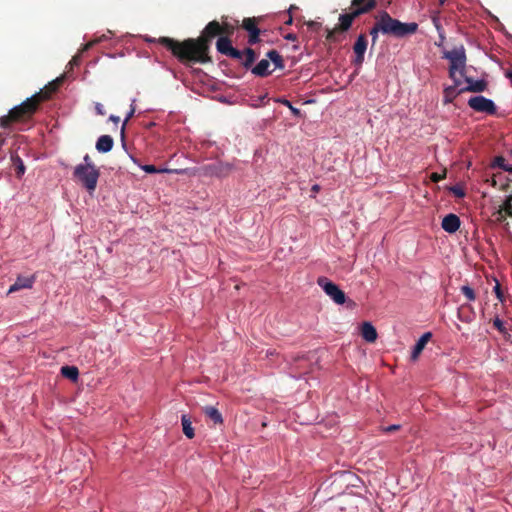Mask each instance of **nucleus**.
Listing matches in <instances>:
<instances>
[{
    "label": "nucleus",
    "instance_id": "1",
    "mask_svg": "<svg viewBox=\"0 0 512 512\" xmlns=\"http://www.w3.org/2000/svg\"><path fill=\"white\" fill-rule=\"evenodd\" d=\"M219 35H223V28L218 21L213 20L206 25L198 38L177 41L170 37H160L158 43L168 49L179 62L185 65L205 64L211 62L209 56L211 40Z\"/></svg>",
    "mask_w": 512,
    "mask_h": 512
},
{
    "label": "nucleus",
    "instance_id": "2",
    "mask_svg": "<svg viewBox=\"0 0 512 512\" xmlns=\"http://www.w3.org/2000/svg\"><path fill=\"white\" fill-rule=\"evenodd\" d=\"M47 95L43 93H36L30 98H27L20 105L12 108L8 115L0 117V127L8 128L13 122H20L29 120L38 110L42 101H45Z\"/></svg>",
    "mask_w": 512,
    "mask_h": 512
},
{
    "label": "nucleus",
    "instance_id": "3",
    "mask_svg": "<svg viewBox=\"0 0 512 512\" xmlns=\"http://www.w3.org/2000/svg\"><path fill=\"white\" fill-rule=\"evenodd\" d=\"M376 19H378L380 23L382 34L392 35L397 38L414 34L418 29L417 23H403L398 19L392 18L387 11H382L378 16H376Z\"/></svg>",
    "mask_w": 512,
    "mask_h": 512
},
{
    "label": "nucleus",
    "instance_id": "4",
    "mask_svg": "<svg viewBox=\"0 0 512 512\" xmlns=\"http://www.w3.org/2000/svg\"><path fill=\"white\" fill-rule=\"evenodd\" d=\"M73 177L88 192H93L97 187L100 171L95 165H77Z\"/></svg>",
    "mask_w": 512,
    "mask_h": 512
},
{
    "label": "nucleus",
    "instance_id": "5",
    "mask_svg": "<svg viewBox=\"0 0 512 512\" xmlns=\"http://www.w3.org/2000/svg\"><path fill=\"white\" fill-rule=\"evenodd\" d=\"M444 58L450 61L449 76L456 83L460 85L461 81L456 77L458 71L462 76L466 66V52L463 46L454 48L444 53Z\"/></svg>",
    "mask_w": 512,
    "mask_h": 512
},
{
    "label": "nucleus",
    "instance_id": "6",
    "mask_svg": "<svg viewBox=\"0 0 512 512\" xmlns=\"http://www.w3.org/2000/svg\"><path fill=\"white\" fill-rule=\"evenodd\" d=\"M221 26L223 28L224 36L221 35V37H219V39L216 42L217 51L232 59L241 60L242 52L232 46L231 40L229 38L234 32V27L227 23H224Z\"/></svg>",
    "mask_w": 512,
    "mask_h": 512
},
{
    "label": "nucleus",
    "instance_id": "7",
    "mask_svg": "<svg viewBox=\"0 0 512 512\" xmlns=\"http://www.w3.org/2000/svg\"><path fill=\"white\" fill-rule=\"evenodd\" d=\"M317 284L324 290V292L337 304H344L346 301L345 293L327 277H319Z\"/></svg>",
    "mask_w": 512,
    "mask_h": 512
},
{
    "label": "nucleus",
    "instance_id": "8",
    "mask_svg": "<svg viewBox=\"0 0 512 512\" xmlns=\"http://www.w3.org/2000/svg\"><path fill=\"white\" fill-rule=\"evenodd\" d=\"M468 105L474 111L486 113L488 115H494L497 111L495 103L484 96L471 97L468 100Z\"/></svg>",
    "mask_w": 512,
    "mask_h": 512
},
{
    "label": "nucleus",
    "instance_id": "9",
    "mask_svg": "<svg viewBox=\"0 0 512 512\" xmlns=\"http://www.w3.org/2000/svg\"><path fill=\"white\" fill-rule=\"evenodd\" d=\"M368 46V40L365 34H360L354 45H353V52L355 54V59L353 60V63L357 66H361L364 62V56L365 52L367 50Z\"/></svg>",
    "mask_w": 512,
    "mask_h": 512
},
{
    "label": "nucleus",
    "instance_id": "10",
    "mask_svg": "<svg viewBox=\"0 0 512 512\" xmlns=\"http://www.w3.org/2000/svg\"><path fill=\"white\" fill-rule=\"evenodd\" d=\"M201 170L206 176L224 177L232 170V165L229 163H214L202 167Z\"/></svg>",
    "mask_w": 512,
    "mask_h": 512
},
{
    "label": "nucleus",
    "instance_id": "11",
    "mask_svg": "<svg viewBox=\"0 0 512 512\" xmlns=\"http://www.w3.org/2000/svg\"><path fill=\"white\" fill-rule=\"evenodd\" d=\"M242 27L248 31V43L254 45L260 41V29L257 27L256 18H244L242 21Z\"/></svg>",
    "mask_w": 512,
    "mask_h": 512
},
{
    "label": "nucleus",
    "instance_id": "12",
    "mask_svg": "<svg viewBox=\"0 0 512 512\" xmlns=\"http://www.w3.org/2000/svg\"><path fill=\"white\" fill-rule=\"evenodd\" d=\"M36 277L34 275L25 277V276H18L16 281L10 286L8 289V294L17 292L22 289H30L33 287V284L35 283Z\"/></svg>",
    "mask_w": 512,
    "mask_h": 512
},
{
    "label": "nucleus",
    "instance_id": "13",
    "mask_svg": "<svg viewBox=\"0 0 512 512\" xmlns=\"http://www.w3.org/2000/svg\"><path fill=\"white\" fill-rule=\"evenodd\" d=\"M377 7V0H352L351 8L361 16Z\"/></svg>",
    "mask_w": 512,
    "mask_h": 512
},
{
    "label": "nucleus",
    "instance_id": "14",
    "mask_svg": "<svg viewBox=\"0 0 512 512\" xmlns=\"http://www.w3.org/2000/svg\"><path fill=\"white\" fill-rule=\"evenodd\" d=\"M359 16L360 15L354 9H352L349 13L340 14L337 29H339L341 32L348 31L351 28L353 21Z\"/></svg>",
    "mask_w": 512,
    "mask_h": 512
},
{
    "label": "nucleus",
    "instance_id": "15",
    "mask_svg": "<svg viewBox=\"0 0 512 512\" xmlns=\"http://www.w3.org/2000/svg\"><path fill=\"white\" fill-rule=\"evenodd\" d=\"M460 218L453 213L446 215L442 220V229L450 234L455 233L460 227Z\"/></svg>",
    "mask_w": 512,
    "mask_h": 512
},
{
    "label": "nucleus",
    "instance_id": "16",
    "mask_svg": "<svg viewBox=\"0 0 512 512\" xmlns=\"http://www.w3.org/2000/svg\"><path fill=\"white\" fill-rule=\"evenodd\" d=\"M431 337H432V333L426 332L418 339V341L416 342L415 346L413 347V350L411 353V359L413 361H416L418 359V357L424 350L425 346L430 341Z\"/></svg>",
    "mask_w": 512,
    "mask_h": 512
},
{
    "label": "nucleus",
    "instance_id": "17",
    "mask_svg": "<svg viewBox=\"0 0 512 512\" xmlns=\"http://www.w3.org/2000/svg\"><path fill=\"white\" fill-rule=\"evenodd\" d=\"M361 336L365 341L373 343L376 341L378 334L370 322H364L361 326Z\"/></svg>",
    "mask_w": 512,
    "mask_h": 512
},
{
    "label": "nucleus",
    "instance_id": "18",
    "mask_svg": "<svg viewBox=\"0 0 512 512\" xmlns=\"http://www.w3.org/2000/svg\"><path fill=\"white\" fill-rule=\"evenodd\" d=\"M114 140L110 135H102L97 139L96 149L100 153H107L112 150Z\"/></svg>",
    "mask_w": 512,
    "mask_h": 512
},
{
    "label": "nucleus",
    "instance_id": "19",
    "mask_svg": "<svg viewBox=\"0 0 512 512\" xmlns=\"http://www.w3.org/2000/svg\"><path fill=\"white\" fill-rule=\"evenodd\" d=\"M466 82L469 85L466 88L461 89L460 92H464V91L483 92L487 88V83L484 80L474 81L473 79L466 77Z\"/></svg>",
    "mask_w": 512,
    "mask_h": 512
},
{
    "label": "nucleus",
    "instance_id": "20",
    "mask_svg": "<svg viewBox=\"0 0 512 512\" xmlns=\"http://www.w3.org/2000/svg\"><path fill=\"white\" fill-rule=\"evenodd\" d=\"M270 62L268 59L260 60L255 67L252 68V73L259 77H266L271 74L269 71Z\"/></svg>",
    "mask_w": 512,
    "mask_h": 512
},
{
    "label": "nucleus",
    "instance_id": "21",
    "mask_svg": "<svg viewBox=\"0 0 512 512\" xmlns=\"http://www.w3.org/2000/svg\"><path fill=\"white\" fill-rule=\"evenodd\" d=\"M203 412L214 424H222L223 418L219 410L212 406H206L203 408Z\"/></svg>",
    "mask_w": 512,
    "mask_h": 512
},
{
    "label": "nucleus",
    "instance_id": "22",
    "mask_svg": "<svg viewBox=\"0 0 512 512\" xmlns=\"http://www.w3.org/2000/svg\"><path fill=\"white\" fill-rule=\"evenodd\" d=\"M61 374L63 377L76 382L79 377V370L76 366H63L61 368Z\"/></svg>",
    "mask_w": 512,
    "mask_h": 512
},
{
    "label": "nucleus",
    "instance_id": "23",
    "mask_svg": "<svg viewBox=\"0 0 512 512\" xmlns=\"http://www.w3.org/2000/svg\"><path fill=\"white\" fill-rule=\"evenodd\" d=\"M181 424H182V429H183V433L185 434V436L189 439H192L195 436V433H194V429L192 427V422L187 415H185V414L182 415Z\"/></svg>",
    "mask_w": 512,
    "mask_h": 512
},
{
    "label": "nucleus",
    "instance_id": "24",
    "mask_svg": "<svg viewBox=\"0 0 512 512\" xmlns=\"http://www.w3.org/2000/svg\"><path fill=\"white\" fill-rule=\"evenodd\" d=\"M242 52V57L245 56L244 61L242 62V65L248 69L252 66V64L255 62L257 55L255 51L252 48H245Z\"/></svg>",
    "mask_w": 512,
    "mask_h": 512
},
{
    "label": "nucleus",
    "instance_id": "25",
    "mask_svg": "<svg viewBox=\"0 0 512 512\" xmlns=\"http://www.w3.org/2000/svg\"><path fill=\"white\" fill-rule=\"evenodd\" d=\"M266 56L275 65L276 68H284V59L276 50H270Z\"/></svg>",
    "mask_w": 512,
    "mask_h": 512
},
{
    "label": "nucleus",
    "instance_id": "26",
    "mask_svg": "<svg viewBox=\"0 0 512 512\" xmlns=\"http://www.w3.org/2000/svg\"><path fill=\"white\" fill-rule=\"evenodd\" d=\"M458 86L459 85H456V83L454 82L453 86H449L444 89V102L445 103L453 102V100L457 97V95L459 93H461L460 90L457 91Z\"/></svg>",
    "mask_w": 512,
    "mask_h": 512
},
{
    "label": "nucleus",
    "instance_id": "27",
    "mask_svg": "<svg viewBox=\"0 0 512 512\" xmlns=\"http://www.w3.org/2000/svg\"><path fill=\"white\" fill-rule=\"evenodd\" d=\"M62 82V78H58L52 82H50L47 86H45V88L43 90H41L39 93H43V95H47V97L45 98V100L49 99L51 94H53L54 92L57 91V89L59 88L60 84Z\"/></svg>",
    "mask_w": 512,
    "mask_h": 512
},
{
    "label": "nucleus",
    "instance_id": "28",
    "mask_svg": "<svg viewBox=\"0 0 512 512\" xmlns=\"http://www.w3.org/2000/svg\"><path fill=\"white\" fill-rule=\"evenodd\" d=\"M142 169L146 172V173H177V174H181L183 173V170H171V169H166V168H163V169H158L156 168L154 165H143L142 166Z\"/></svg>",
    "mask_w": 512,
    "mask_h": 512
},
{
    "label": "nucleus",
    "instance_id": "29",
    "mask_svg": "<svg viewBox=\"0 0 512 512\" xmlns=\"http://www.w3.org/2000/svg\"><path fill=\"white\" fill-rule=\"evenodd\" d=\"M379 33H382V29H380V23L378 19H376L375 24L370 29L369 34L371 36L372 46H375L378 41Z\"/></svg>",
    "mask_w": 512,
    "mask_h": 512
},
{
    "label": "nucleus",
    "instance_id": "30",
    "mask_svg": "<svg viewBox=\"0 0 512 512\" xmlns=\"http://www.w3.org/2000/svg\"><path fill=\"white\" fill-rule=\"evenodd\" d=\"M505 162H506V160H505L504 157L497 156L494 159L493 166L499 167V168H501V169H503L505 171H508V172H512V164L508 165Z\"/></svg>",
    "mask_w": 512,
    "mask_h": 512
},
{
    "label": "nucleus",
    "instance_id": "31",
    "mask_svg": "<svg viewBox=\"0 0 512 512\" xmlns=\"http://www.w3.org/2000/svg\"><path fill=\"white\" fill-rule=\"evenodd\" d=\"M338 32H341L339 29H337V26L333 29L326 28V41L330 43H336L338 42V39L336 37V34Z\"/></svg>",
    "mask_w": 512,
    "mask_h": 512
},
{
    "label": "nucleus",
    "instance_id": "32",
    "mask_svg": "<svg viewBox=\"0 0 512 512\" xmlns=\"http://www.w3.org/2000/svg\"><path fill=\"white\" fill-rule=\"evenodd\" d=\"M461 292L469 301H474L476 299L475 291L468 285H463L461 287Z\"/></svg>",
    "mask_w": 512,
    "mask_h": 512
},
{
    "label": "nucleus",
    "instance_id": "33",
    "mask_svg": "<svg viewBox=\"0 0 512 512\" xmlns=\"http://www.w3.org/2000/svg\"><path fill=\"white\" fill-rule=\"evenodd\" d=\"M12 160H13L14 164L16 165L17 175L20 177L25 172V166L23 164V161L18 155H16L15 157H12Z\"/></svg>",
    "mask_w": 512,
    "mask_h": 512
},
{
    "label": "nucleus",
    "instance_id": "34",
    "mask_svg": "<svg viewBox=\"0 0 512 512\" xmlns=\"http://www.w3.org/2000/svg\"><path fill=\"white\" fill-rule=\"evenodd\" d=\"M278 102L287 106L294 116L298 117L301 115L300 109L294 107L289 100L283 98V99H279Z\"/></svg>",
    "mask_w": 512,
    "mask_h": 512
},
{
    "label": "nucleus",
    "instance_id": "35",
    "mask_svg": "<svg viewBox=\"0 0 512 512\" xmlns=\"http://www.w3.org/2000/svg\"><path fill=\"white\" fill-rule=\"evenodd\" d=\"M502 209L504 210V212L512 218V196H510L504 203H503V206H502Z\"/></svg>",
    "mask_w": 512,
    "mask_h": 512
},
{
    "label": "nucleus",
    "instance_id": "36",
    "mask_svg": "<svg viewBox=\"0 0 512 512\" xmlns=\"http://www.w3.org/2000/svg\"><path fill=\"white\" fill-rule=\"evenodd\" d=\"M134 113H135V107L131 106V109L128 112V114H127V116H126V118L124 120V123L122 125V128H121L122 137H124L125 126H126L127 122L133 117Z\"/></svg>",
    "mask_w": 512,
    "mask_h": 512
},
{
    "label": "nucleus",
    "instance_id": "37",
    "mask_svg": "<svg viewBox=\"0 0 512 512\" xmlns=\"http://www.w3.org/2000/svg\"><path fill=\"white\" fill-rule=\"evenodd\" d=\"M446 177V171H443V173H432L431 176H430V179L437 183L441 180H443L444 178Z\"/></svg>",
    "mask_w": 512,
    "mask_h": 512
},
{
    "label": "nucleus",
    "instance_id": "38",
    "mask_svg": "<svg viewBox=\"0 0 512 512\" xmlns=\"http://www.w3.org/2000/svg\"><path fill=\"white\" fill-rule=\"evenodd\" d=\"M493 326L500 332L504 331V323L499 317L493 320Z\"/></svg>",
    "mask_w": 512,
    "mask_h": 512
},
{
    "label": "nucleus",
    "instance_id": "39",
    "mask_svg": "<svg viewBox=\"0 0 512 512\" xmlns=\"http://www.w3.org/2000/svg\"><path fill=\"white\" fill-rule=\"evenodd\" d=\"M433 23H434V25H435V27H436L437 31L439 32V35H440L441 39H444V35H443V28H442V26H441V24H440V22H439L438 18L434 17V18H433Z\"/></svg>",
    "mask_w": 512,
    "mask_h": 512
},
{
    "label": "nucleus",
    "instance_id": "40",
    "mask_svg": "<svg viewBox=\"0 0 512 512\" xmlns=\"http://www.w3.org/2000/svg\"><path fill=\"white\" fill-rule=\"evenodd\" d=\"M451 191L453 192V194L456 196V197H464L465 193L463 191V189L461 187H458V186H454Z\"/></svg>",
    "mask_w": 512,
    "mask_h": 512
},
{
    "label": "nucleus",
    "instance_id": "41",
    "mask_svg": "<svg viewBox=\"0 0 512 512\" xmlns=\"http://www.w3.org/2000/svg\"><path fill=\"white\" fill-rule=\"evenodd\" d=\"M399 429H400V425L393 424V425L384 427L383 431L386 432V433H391V432H395V431H397Z\"/></svg>",
    "mask_w": 512,
    "mask_h": 512
},
{
    "label": "nucleus",
    "instance_id": "42",
    "mask_svg": "<svg viewBox=\"0 0 512 512\" xmlns=\"http://www.w3.org/2000/svg\"><path fill=\"white\" fill-rule=\"evenodd\" d=\"M95 110H96V113L101 116H104L106 113L104 110V107L101 103H96Z\"/></svg>",
    "mask_w": 512,
    "mask_h": 512
},
{
    "label": "nucleus",
    "instance_id": "43",
    "mask_svg": "<svg viewBox=\"0 0 512 512\" xmlns=\"http://www.w3.org/2000/svg\"><path fill=\"white\" fill-rule=\"evenodd\" d=\"M79 64H80V56H79V55L74 56V57L70 60V62H69V65H70V66H72V67H73V66H77V65H79Z\"/></svg>",
    "mask_w": 512,
    "mask_h": 512
},
{
    "label": "nucleus",
    "instance_id": "44",
    "mask_svg": "<svg viewBox=\"0 0 512 512\" xmlns=\"http://www.w3.org/2000/svg\"><path fill=\"white\" fill-rule=\"evenodd\" d=\"M494 291H495V293H496L497 298H498L500 301H502L503 294H502V292H501V289H500V285H499V284H497V285L494 287Z\"/></svg>",
    "mask_w": 512,
    "mask_h": 512
},
{
    "label": "nucleus",
    "instance_id": "45",
    "mask_svg": "<svg viewBox=\"0 0 512 512\" xmlns=\"http://www.w3.org/2000/svg\"><path fill=\"white\" fill-rule=\"evenodd\" d=\"M83 161L84 163L82 165H95L93 162H92V159L91 157L86 154L84 157H83Z\"/></svg>",
    "mask_w": 512,
    "mask_h": 512
},
{
    "label": "nucleus",
    "instance_id": "46",
    "mask_svg": "<svg viewBox=\"0 0 512 512\" xmlns=\"http://www.w3.org/2000/svg\"><path fill=\"white\" fill-rule=\"evenodd\" d=\"M307 25H308L310 28H312V29H318V28L321 26V24H320L319 22H315V21H309V22L307 23Z\"/></svg>",
    "mask_w": 512,
    "mask_h": 512
},
{
    "label": "nucleus",
    "instance_id": "47",
    "mask_svg": "<svg viewBox=\"0 0 512 512\" xmlns=\"http://www.w3.org/2000/svg\"><path fill=\"white\" fill-rule=\"evenodd\" d=\"M109 120H111L112 122H114V123H116V124H117V123L120 121V118H119L118 116L111 115V116L109 117Z\"/></svg>",
    "mask_w": 512,
    "mask_h": 512
},
{
    "label": "nucleus",
    "instance_id": "48",
    "mask_svg": "<svg viewBox=\"0 0 512 512\" xmlns=\"http://www.w3.org/2000/svg\"><path fill=\"white\" fill-rule=\"evenodd\" d=\"M286 39H288V40H295V39H296V36H295L294 34H288V35L286 36Z\"/></svg>",
    "mask_w": 512,
    "mask_h": 512
},
{
    "label": "nucleus",
    "instance_id": "49",
    "mask_svg": "<svg viewBox=\"0 0 512 512\" xmlns=\"http://www.w3.org/2000/svg\"><path fill=\"white\" fill-rule=\"evenodd\" d=\"M292 22H293V18L291 15H289V18H288V20L285 21V24L290 25V24H292Z\"/></svg>",
    "mask_w": 512,
    "mask_h": 512
},
{
    "label": "nucleus",
    "instance_id": "50",
    "mask_svg": "<svg viewBox=\"0 0 512 512\" xmlns=\"http://www.w3.org/2000/svg\"><path fill=\"white\" fill-rule=\"evenodd\" d=\"M506 76H507V78H509V79H510V81H511V85H512V71H508V72L506 73Z\"/></svg>",
    "mask_w": 512,
    "mask_h": 512
},
{
    "label": "nucleus",
    "instance_id": "51",
    "mask_svg": "<svg viewBox=\"0 0 512 512\" xmlns=\"http://www.w3.org/2000/svg\"><path fill=\"white\" fill-rule=\"evenodd\" d=\"M312 191L317 192L319 191V186L316 184L312 187Z\"/></svg>",
    "mask_w": 512,
    "mask_h": 512
},
{
    "label": "nucleus",
    "instance_id": "52",
    "mask_svg": "<svg viewBox=\"0 0 512 512\" xmlns=\"http://www.w3.org/2000/svg\"><path fill=\"white\" fill-rule=\"evenodd\" d=\"M447 0H438V4L440 6H443L446 3Z\"/></svg>",
    "mask_w": 512,
    "mask_h": 512
},
{
    "label": "nucleus",
    "instance_id": "53",
    "mask_svg": "<svg viewBox=\"0 0 512 512\" xmlns=\"http://www.w3.org/2000/svg\"><path fill=\"white\" fill-rule=\"evenodd\" d=\"M4 139H0V147L3 145Z\"/></svg>",
    "mask_w": 512,
    "mask_h": 512
},
{
    "label": "nucleus",
    "instance_id": "54",
    "mask_svg": "<svg viewBox=\"0 0 512 512\" xmlns=\"http://www.w3.org/2000/svg\"><path fill=\"white\" fill-rule=\"evenodd\" d=\"M91 46V44H86L85 49H88Z\"/></svg>",
    "mask_w": 512,
    "mask_h": 512
},
{
    "label": "nucleus",
    "instance_id": "55",
    "mask_svg": "<svg viewBox=\"0 0 512 512\" xmlns=\"http://www.w3.org/2000/svg\"><path fill=\"white\" fill-rule=\"evenodd\" d=\"M291 9H296V7L294 5H291L290 10Z\"/></svg>",
    "mask_w": 512,
    "mask_h": 512
}]
</instances>
